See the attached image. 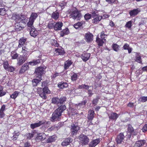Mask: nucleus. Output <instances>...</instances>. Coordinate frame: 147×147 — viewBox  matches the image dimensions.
Here are the masks:
<instances>
[{
  "label": "nucleus",
  "instance_id": "obj_61",
  "mask_svg": "<svg viewBox=\"0 0 147 147\" xmlns=\"http://www.w3.org/2000/svg\"><path fill=\"white\" fill-rule=\"evenodd\" d=\"M60 73H55L54 74H53L52 76V79H54L57 77L59 76L60 75Z\"/></svg>",
  "mask_w": 147,
  "mask_h": 147
},
{
  "label": "nucleus",
  "instance_id": "obj_49",
  "mask_svg": "<svg viewBox=\"0 0 147 147\" xmlns=\"http://www.w3.org/2000/svg\"><path fill=\"white\" fill-rule=\"evenodd\" d=\"M100 37L102 40H104L105 41L106 40L105 38H107V35L104 34V33L103 32H102L101 33Z\"/></svg>",
  "mask_w": 147,
  "mask_h": 147
},
{
  "label": "nucleus",
  "instance_id": "obj_51",
  "mask_svg": "<svg viewBox=\"0 0 147 147\" xmlns=\"http://www.w3.org/2000/svg\"><path fill=\"white\" fill-rule=\"evenodd\" d=\"M3 65L4 68L6 70L9 66L8 61H4L3 63Z\"/></svg>",
  "mask_w": 147,
  "mask_h": 147
},
{
  "label": "nucleus",
  "instance_id": "obj_6",
  "mask_svg": "<svg viewBox=\"0 0 147 147\" xmlns=\"http://www.w3.org/2000/svg\"><path fill=\"white\" fill-rule=\"evenodd\" d=\"M80 129V127L76 123L72 124L71 126V131L73 135L76 134L78 131Z\"/></svg>",
  "mask_w": 147,
  "mask_h": 147
},
{
  "label": "nucleus",
  "instance_id": "obj_19",
  "mask_svg": "<svg viewBox=\"0 0 147 147\" xmlns=\"http://www.w3.org/2000/svg\"><path fill=\"white\" fill-rule=\"evenodd\" d=\"M29 63H25L24 64L20 71V73L22 74L28 69L29 68Z\"/></svg>",
  "mask_w": 147,
  "mask_h": 147
},
{
  "label": "nucleus",
  "instance_id": "obj_35",
  "mask_svg": "<svg viewBox=\"0 0 147 147\" xmlns=\"http://www.w3.org/2000/svg\"><path fill=\"white\" fill-rule=\"evenodd\" d=\"M59 16V13L57 12H54L52 15V17L55 20H57Z\"/></svg>",
  "mask_w": 147,
  "mask_h": 147
},
{
  "label": "nucleus",
  "instance_id": "obj_53",
  "mask_svg": "<svg viewBox=\"0 0 147 147\" xmlns=\"http://www.w3.org/2000/svg\"><path fill=\"white\" fill-rule=\"evenodd\" d=\"M55 23H49L48 25V27L49 29H52L53 28L54 29Z\"/></svg>",
  "mask_w": 147,
  "mask_h": 147
},
{
  "label": "nucleus",
  "instance_id": "obj_26",
  "mask_svg": "<svg viewBox=\"0 0 147 147\" xmlns=\"http://www.w3.org/2000/svg\"><path fill=\"white\" fill-rule=\"evenodd\" d=\"M57 138L54 135L50 137L47 140V143H51L55 141L57 139Z\"/></svg>",
  "mask_w": 147,
  "mask_h": 147
},
{
  "label": "nucleus",
  "instance_id": "obj_56",
  "mask_svg": "<svg viewBox=\"0 0 147 147\" xmlns=\"http://www.w3.org/2000/svg\"><path fill=\"white\" fill-rule=\"evenodd\" d=\"M59 100V103H62L66 100V98L65 97L63 96L61 97Z\"/></svg>",
  "mask_w": 147,
  "mask_h": 147
},
{
  "label": "nucleus",
  "instance_id": "obj_10",
  "mask_svg": "<svg viewBox=\"0 0 147 147\" xmlns=\"http://www.w3.org/2000/svg\"><path fill=\"white\" fill-rule=\"evenodd\" d=\"M27 59V57L26 56H21L17 59V64L20 65L24 62Z\"/></svg>",
  "mask_w": 147,
  "mask_h": 147
},
{
  "label": "nucleus",
  "instance_id": "obj_9",
  "mask_svg": "<svg viewBox=\"0 0 147 147\" xmlns=\"http://www.w3.org/2000/svg\"><path fill=\"white\" fill-rule=\"evenodd\" d=\"M45 69V68L43 67H39L36 69L35 72L36 75L38 76V77L41 78V75L44 74Z\"/></svg>",
  "mask_w": 147,
  "mask_h": 147
},
{
  "label": "nucleus",
  "instance_id": "obj_25",
  "mask_svg": "<svg viewBox=\"0 0 147 147\" xmlns=\"http://www.w3.org/2000/svg\"><path fill=\"white\" fill-rule=\"evenodd\" d=\"M90 56V53H84L82 55V58L84 61H86L88 60Z\"/></svg>",
  "mask_w": 147,
  "mask_h": 147
},
{
  "label": "nucleus",
  "instance_id": "obj_22",
  "mask_svg": "<svg viewBox=\"0 0 147 147\" xmlns=\"http://www.w3.org/2000/svg\"><path fill=\"white\" fill-rule=\"evenodd\" d=\"M41 80L42 79L40 77H38V79H34L32 81L33 86H36L38 85Z\"/></svg>",
  "mask_w": 147,
  "mask_h": 147
},
{
  "label": "nucleus",
  "instance_id": "obj_37",
  "mask_svg": "<svg viewBox=\"0 0 147 147\" xmlns=\"http://www.w3.org/2000/svg\"><path fill=\"white\" fill-rule=\"evenodd\" d=\"M89 114L88 118L89 120H91L94 118V112L92 110H90L89 111Z\"/></svg>",
  "mask_w": 147,
  "mask_h": 147
},
{
  "label": "nucleus",
  "instance_id": "obj_7",
  "mask_svg": "<svg viewBox=\"0 0 147 147\" xmlns=\"http://www.w3.org/2000/svg\"><path fill=\"white\" fill-rule=\"evenodd\" d=\"M93 15L94 18L92 20V22L94 24H97L102 19V16L98 15H96L94 12H93Z\"/></svg>",
  "mask_w": 147,
  "mask_h": 147
},
{
  "label": "nucleus",
  "instance_id": "obj_4",
  "mask_svg": "<svg viewBox=\"0 0 147 147\" xmlns=\"http://www.w3.org/2000/svg\"><path fill=\"white\" fill-rule=\"evenodd\" d=\"M70 16L73 19L78 20L81 17V14L80 11L75 9L71 13Z\"/></svg>",
  "mask_w": 147,
  "mask_h": 147
},
{
  "label": "nucleus",
  "instance_id": "obj_3",
  "mask_svg": "<svg viewBox=\"0 0 147 147\" xmlns=\"http://www.w3.org/2000/svg\"><path fill=\"white\" fill-rule=\"evenodd\" d=\"M11 18L15 20L16 23H21L25 24L27 22V19H23L22 16L15 13L13 14Z\"/></svg>",
  "mask_w": 147,
  "mask_h": 147
},
{
  "label": "nucleus",
  "instance_id": "obj_30",
  "mask_svg": "<svg viewBox=\"0 0 147 147\" xmlns=\"http://www.w3.org/2000/svg\"><path fill=\"white\" fill-rule=\"evenodd\" d=\"M96 42L98 43V45L99 46H102L105 41L104 40H102L98 37H97L96 39Z\"/></svg>",
  "mask_w": 147,
  "mask_h": 147
},
{
  "label": "nucleus",
  "instance_id": "obj_36",
  "mask_svg": "<svg viewBox=\"0 0 147 147\" xmlns=\"http://www.w3.org/2000/svg\"><path fill=\"white\" fill-rule=\"evenodd\" d=\"M38 16V15L37 13H32L29 19L34 21Z\"/></svg>",
  "mask_w": 147,
  "mask_h": 147
},
{
  "label": "nucleus",
  "instance_id": "obj_42",
  "mask_svg": "<svg viewBox=\"0 0 147 147\" xmlns=\"http://www.w3.org/2000/svg\"><path fill=\"white\" fill-rule=\"evenodd\" d=\"M51 43L52 45L55 47H58L59 46V44L57 43V41L55 40H51Z\"/></svg>",
  "mask_w": 147,
  "mask_h": 147
},
{
  "label": "nucleus",
  "instance_id": "obj_20",
  "mask_svg": "<svg viewBox=\"0 0 147 147\" xmlns=\"http://www.w3.org/2000/svg\"><path fill=\"white\" fill-rule=\"evenodd\" d=\"M146 142L145 140H140L136 142L134 147H141L144 145Z\"/></svg>",
  "mask_w": 147,
  "mask_h": 147
},
{
  "label": "nucleus",
  "instance_id": "obj_54",
  "mask_svg": "<svg viewBox=\"0 0 147 147\" xmlns=\"http://www.w3.org/2000/svg\"><path fill=\"white\" fill-rule=\"evenodd\" d=\"M77 78V75L76 74H74L71 76V80L72 81H74L76 80Z\"/></svg>",
  "mask_w": 147,
  "mask_h": 147
},
{
  "label": "nucleus",
  "instance_id": "obj_60",
  "mask_svg": "<svg viewBox=\"0 0 147 147\" xmlns=\"http://www.w3.org/2000/svg\"><path fill=\"white\" fill-rule=\"evenodd\" d=\"M71 114L72 115H74L77 113V112L76 110H75L74 109H71Z\"/></svg>",
  "mask_w": 147,
  "mask_h": 147
},
{
  "label": "nucleus",
  "instance_id": "obj_24",
  "mask_svg": "<svg viewBox=\"0 0 147 147\" xmlns=\"http://www.w3.org/2000/svg\"><path fill=\"white\" fill-rule=\"evenodd\" d=\"M72 62L70 60H68L65 62L64 68L65 69H67L72 64Z\"/></svg>",
  "mask_w": 147,
  "mask_h": 147
},
{
  "label": "nucleus",
  "instance_id": "obj_57",
  "mask_svg": "<svg viewBox=\"0 0 147 147\" xmlns=\"http://www.w3.org/2000/svg\"><path fill=\"white\" fill-rule=\"evenodd\" d=\"M6 70L12 72L13 71L15 70V69L14 67L9 66L8 68H7V69H6Z\"/></svg>",
  "mask_w": 147,
  "mask_h": 147
},
{
  "label": "nucleus",
  "instance_id": "obj_62",
  "mask_svg": "<svg viewBox=\"0 0 147 147\" xmlns=\"http://www.w3.org/2000/svg\"><path fill=\"white\" fill-rule=\"evenodd\" d=\"M142 130L143 132H145L147 131V124H145L142 129Z\"/></svg>",
  "mask_w": 147,
  "mask_h": 147
},
{
  "label": "nucleus",
  "instance_id": "obj_14",
  "mask_svg": "<svg viewBox=\"0 0 147 147\" xmlns=\"http://www.w3.org/2000/svg\"><path fill=\"white\" fill-rule=\"evenodd\" d=\"M100 140L99 138L94 140L90 142L89 146L90 147H94L100 142Z\"/></svg>",
  "mask_w": 147,
  "mask_h": 147
},
{
  "label": "nucleus",
  "instance_id": "obj_48",
  "mask_svg": "<svg viewBox=\"0 0 147 147\" xmlns=\"http://www.w3.org/2000/svg\"><path fill=\"white\" fill-rule=\"evenodd\" d=\"M34 22V21L29 19V21L27 24L28 26L29 27H31L32 28V27L34 28L33 26Z\"/></svg>",
  "mask_w": 147,
  "mask_h": 147
},
{
  "label": "nucleus",
  "instance_id": "obj_47",
  "mask_svg": "<svg viewBox=\"0 0 147 147\" xmlns=\"http://www.w3.org/2000/svg\"><path fill=\"white\" fill-rule=\"evenodd\" d=\"M83 23L81 22H79L74 24V27L76 29H78L80 27L82 26Z\"/></svg>",
  "mask_w": 147,
  "mask_h": 147
},
{
  "label": "nucleus",
  "instance_id": "obj_45",
  "mask_svg": "<svg viewBox=\"0 0 147 147\" xmlns=\"http://www.w3.org/2000/svg\"><path fill=\"white\" fill-rule=\"evenodd\" d=\"M19 134L20 133L19 132L15 131L13 133V135L12 137V139L14 140H16L17 139Z\"/></svg>",
  "mask_w": 147,
  "mask_h": 147
},
{
  "label": "nucleus",
  "instance_id": "obj_1",
  "mask_svg": "<svg viewBox=\"0 0 147 147\" xmlns=\"http://www.w3.org/2000/svg\"><path fill=\"white\" fill-rule=\"evenodd\" d=\"M66 109L65 105H61L55 110L53 113L51 120L54 121L58 120L59 117L61 116L62 113Z\"/></svg>",
  "mask_w": 147,
  "mask_h": 147
},
{
  "label": "nucleus",
  "instance_id": "obj_59",
  "mask_svg": "<svg viewBox=\"0 0 147 147\" xmlns=\"http://www.w3.org/2000/svg\"><path fill=\"white\" fill-rule=\"evenodd\" d=\"M128 130L132 133L134 131V129L131 125H129L128 127Z\"/></svg>",
  "mask_w": 147,
  "mask_h": 147
},
{
  "label": "nucleus",
  "instance_id": "obj_34",
  "mask_svg": "<svg viewBox=\"0 0 147 147\" xmlns=\"http://www.w3.org/2000/svg\"><path fill=\"white\" fill-rule=\"evenodd\" d=\"M40 63V61L39 59L36 60H33L32 61L29 62V64L32 66L35 65Z\"/></svg>",
  "mask_w": 147,
  "mask_h": 147
},
{
  "label": "nucleus",
  "instance_id": "obj_13",
  "mask_svg": "<svg viewBox=\"0 0 147 147\" xmlns=\"http://www.w3.org/2000/svg\"><path fill=\"white\" fill-rule=\"evenodd\" d=\"M63 25V24L61 22L55 23L54 30L56 31L61 30Z\"/></svg>",
  "mask_w": 147,
  "mask_h": 147
},
{
  "label": "nucleus",
  "instance_id": "obj_5",
  "mask_svg": "<svg viewBox=\"0 0 147 147\" xmlns=\"http://www.w3.org/2000/svg\"><path fill=\"white\" fill-rule=\"evenodd\" d=\"M79 140L80 143L82 145L87 144L89 141V138L84 135H81L80 136Z\"/></svg>",
  "mask_w": 147,
  "mask_h": 147
},
{
  "label": "nucleus",
  "instance_id": "obj_52",
  "mask_svg": "<svg viewBox=\"0 0 147 147\" xmlns=\"http://www.w3.org/2000/svg\"><path fill=\"white\" fill-rule=\"evenodd\" d=\"M6 13V11L4 8H0V15L4 16Z\"/></svg>",
  "mask_w": 147,
  "mask_h": 147
},
{
  "label": "nucleus",
  "instance_id": "obj_16",
  "mask_svg": "<svg viewBox=\"0 0 147 147\" xmlns=\"http://www.w3.org/2000/svg\"><path fill=\"white\" fill-rule=\"evenodd\" d=\"M26 38L24 37H22L19 40V45L18 47L19 48L23 47L24 45H26Z\"/></svg>",
  "mask_w": 147,
  "mask_h": 147
},
{
  "label": "nucleus",
  "instance_id": "obj_11",
  "mask_svg": "<svg viewBox=\"0 0 147 147\" xmlns=\"http://www.w3.org/2000/svg\"><path fill=\"white\" fill-rule=\"evenodd\" d=\"M85 40L88 42H90L93 40V35L90 32H87L85 35Z\"/></svg>",
  "mask_w": 147,
  "mask_h": 147
},
{
  "label": "nucleus",
  "instance_id": "obj_12",
  "mask_svg": "<svg viewBox=\"0 0 147 147\" xmlns=\"http://www.w3.org/2000/svg\"><path fill=\"white\" fill-rule=\"evenodd\" d=\"M46 137V135L43 133H40L38 134L36 137V141H40L44 140Z\"/></svg>",
  "mask_w": 147,
  "mask_h": 147
},
{
  "label": "nucleus",
  "instance_id": "obj_38",
  "mask_svg": "<svg viewBox=\"0 0 147 147\" xmlns=\"http://www.w3.org/2000/svg\"><path fill=\"white\" fill-rule=\"evenodd\" d=\"M11 56L12 59H16L18 57V54L15 52L12 51L11 52Z\"/></svg>",
  "mask_w": 147,
  "mask_h": 147
},
{
  "label": "nucleus",
  "instance_id": "obj_8",
  "mask_svg": "<svg viewBox=\"0 0 147 147\" xmlns=\"http://www.w3.org/2000/svg\"><path fill=\"white\" fill-rule=\"evenodd\" d=\"M46 123L45 121H39L38 123H32L30 124V127L32 129H34L37 127H39L40 125L45 124Z\"/></svg>",
  "mask_w": 147,
  "mask_h": 147
},
{
  "label": "nucleus",
  "instance_id": "obj_44",
  "mask_svg": "<svg viewBox=\"0 0 147 147\" xmlns=\"http://www.w3.org/2000/svg\"><path fill=\"white\" fill-rule=\"evenodd\" d=\"M91 86H89L85 84H82L79 86L78 88L79 89L84 88L86 90H88L89 87Z\"/></svg>",
  "mask_w": 147,
  "mask_h": 147
},
{
  "label": "nucleus",
  "instance_id": "obj_32",
  "mask_svg": "<svg viewBox=\"0 0 147 147\" xmlns=\"http://www.w3.org/2000/svg\"><path fill=\"white\" fill-rule=\"evenodd\" d=\"M69 30L68 28H66L60 32V34L61 36L63 37L65 35L69 33Z\"/></svg>",
  "mask_w": 147,
  "mask_h": 147
},
{
  "label": "nucleus",
  "instance_id": "obj_18",
  "mask_svg": "<svg viewBox=\"0 0 147 147\" xmlns=\"http://www.w3.org/2000/svg\"><path fill=\"white\" fill-rule=\"evenodd\" d=\"M124 139V135L123 134L120 133L117 137L116 138V142L118 144H120Z\"/></svg>",
  "mask_w": 147,
  "mask_h": 147
},
{
  "label": "nucleus",
  "instance_id": "obj_55",
  "mask_svg": "<svg viewBox=\"0 0 147 147\" xmlns=\"http://www.w3.org/2000/svg\"><path fill=\"white\" fill-rule=\"evenodd\" d=\"M84 17L85 20H87L90 19L91 18V16L90 14L89 13H87L85 14Z\"/></svg>",
  "mask_w": 147,
  "mask_h": 147
},
{
  "label": "nucleus",
  "instance_id": "obj_46",
  "mask_svg": "<svg viewBox=\"0 0 147 147\" xmlns=\"http://www.w3.org/2000/svg\"><path fill=\"white\" fill-rule=\"evenodd\" d=\"M52 101L53 103L54 104H57L59 103V99L57 97H54L52 99Z\"/></svg>",
  "mask_w": 147,
  "mask_h": 147
},
{
  "label": "nucleus",
  "instance_id": "obj_64",
  "mask_svg": "<svg viewBox=\"0 0 147 147\" xmlns=\"http://www.w3.org/2000/svg\"><path fill=\"white\" fill-rule=\"evenodd\" d=\"M31 146L30 143L26 142L24 144V147H31Z\"/></svg>",
  "mask_w": 147,
  "mask_h": 147
},
{
  "label": "nucleus",
  "instance_id": "obj_2",
  "mask_svg": "<svg viewBox=\"0 0 147 147\" xmlns=\"http://www.w3.org/2000/svg\"><path fill=\"white\" fill-rule=\"evenodd\" d=\"M37 92L40 96L43 99H46V94L50 93V91L47 87H44L42 89L41 88L37 89Z\"/></svg>",
  "mask_w": 147,
  "mask_h": 147
},
{
  "label": "nucleus",
  "instance_id": "obj_15",
  "mask_svg": "<svg viewBox=\"0 0 147 147\" xmlns=\"http://www.w3.org/2000/svg\"><path fill=\"white\" fill-rule=\"evenodd\" d=\"M54 53L56 55H63L65 53V51L63 48H57L55 49Z\"/></svg>",
  "mask_w": 147,
  "mask_h": 147
},
{
  "label": "nucleus",
  "instance_id": "obj_63",
  "mask_svg": "<svg viewBox=\"0 0 147 147\" xmlns=\"http://www.w3.org/2000/svg\"><path fill=\"white\" fill-rule=\"evenodd\" d=\"M129 47V45L127 43H125L123 45V48L124 50H127Z\"/></svg>",
  "mask_w": 147,
  "mask_h": 147
},
{
  "label": "nucleus",
  "instance_id": "obj_58",
  "mask_svg": "<svg viewBox=\"0 0 147 147\" xmlns=\"http://www.w3.org/2000/svg\"><path fill=\"white\" fill-rule=\"evenodd\" d=\"M26 136L28 139H30L31 138L33 137V134H32L28 133L26 134Z\"/></svg>",
  "mask_w": 147,
  "mask_h": 147
},
{
  "label": "nucleus",
  "instance_id": "obj_23",
  "mask_svg": "<svg viewBox=\"0 0 147 147\" xmlns=\"http://www.w3.org/2000/svg\"><path fill=\"white\" fill-rule=\"evenodd\" d=\"M72 140L70 138H68L62 142L61 145L63 146H66L71 142Z\"/></svg>",
  "mask_w": 147,
  "mask_h": 147
},
{
  "label": "nucleus",
  "instance_id": "obj_27",
  "mask_svg": "<svg viewBox=\"0 0 147 147\" xmlns=\"http://www.w3.org/2000/svg\"><path fill=\"white\" fill-rule=\"evenodd\" d=\"M32 28V29L30 31V34L31 36L35 37L38 34V31L33 28Z\"/></svg>",
  "mask_w": 147,
  "mask_h": 147
},
{
  "label": "nucleus",
  "instance_id": "obj_50",
  "mask_svg": "<svg viewBox=\"0 0 147 147\" xmlns=\"http://www.w3.org/2000/svg\"><path fill=\"white\" fill-rule=\"evenodd\" d=\"M139 101L140 102H144L147 101V96H142L140 97L139 99Z\"/></svg>",
  "mask_w": 147,
  "mask_h": 147
},
{
  "label": "nucleus",
  "instance_id": "obj_39",
  "mask_svg": "<svg viewBox=\"0 0 147 147\" xmlns=\"http://www.w3.org/2000/svg\"><path fill=\"white\" fill-rule=\"evenodd\" d=\"M136 61L139 63H142L141 57L140 56L139 54L137 53H136Z\"/></svg>",
  "mask_w": 147,
  "mask_h": 147
},
{
  "label": "nucleus",
  "instance_id": "obj_28",
  "mask_svg": "<svg viewBox=\"0 0 147 147\" xmlns=\"http://www.w3.org/2000/svg\"><path fill=\"white\" fill-rule=\"evenodd\" d=\"M68 86V85L67 83L62 82L59 83L58 84V87L61 89L66 88Z\"/></svg>",
  "mask_w": 147,
  "mask_h": 147
},
{
  "label": "nucleus",
  "instance_id": "obj_41",
  "mask_svg": "<svg viewBox=\"0 0 147 147\" xmlns=\"http://www.w3.org/2000/svg\"><path fill=\"white\" fill-rule=\"evenodd\" d=\"M113 50L116 52L119 50V46L116 44H113L112 45Z\"/></svg>",
  "mask_w": 147,
  "mask_h": 147
},
{
  "label": "nucleus",
  "instance_id": "obj_29",
  "mask_svg": "<svg viewBox=\"0 0 147 147\" xmlns=\"http://www.w3.org/2000/svg\"><path fill=\"white\" fill-rule=\"evenodd\" d=\"M16 23L15 25V29L17 31L21 30L24 28V27L20 26V23Z\"/></svg>",
  "mask_w": 147,
  "mask_h": 147
},
{
  "label": "nucleus",
  "instance_id": "obj_40",
  "mask_svg": "<svg viewBox=\"0 0 147 147\" xmlns=\"http://www.w3.org/2000/svg\"><path fill=\"white\" fill-rule=\"evenodd\" d=\"M19 92L16 91L14 92L11 95L10 97L13 99H15L18 96Z\"/></svg>",
  "mask_w": 147,
  "mask_h": 147
},
{
  "label": "nucleus",
  "instance_id": "obj_17",
  "mask_svg": "<svg viewBox=\"0 0 147 147\" xmlns=\"http://www.w3.org/2000/svg\"><path fill=\"white\" fill-rule=\"evenodd\" d=\"M140 11V9L137 8L130 11H129V14L131 16H134L137 15Z\"/></svg>",
  "mask_w": 147,
  "mask_h": 147
},
{
  "label": "nucleus",
  "instance_id": "obj_43",
  "mask_svg": "<svg viewBox=\"0 0 147 147\" xmlns=\"http://www.w3.org/2000/svg\"><path fill=\"white\" fill-rule=\"evenodd\" d=\"M132 22L131 21H129L126 23L125 26V27L128 28V29H130L132 26Z\"/></svg>",
  "mask_w": 147,
  "mask_h": 147
},
{
  "label": "nucleus",
  "instance_id": "obj_31",
  "mask_svg": "<svg viewBox=\"0 0 147 147\" xmlns=\"http://www.w3.org/2000/svg\"><path fill=\"white\" fill-rule=\"evenodd\" d=\"M87 102L86 100H85L83 102H82L81 103H79L78 105H76V106H77V108H75L76 109H79L81 107L82 108H83Z\"/></svg>",
  "mask_w": 147,
  "mask_h": 147
},
{
  "label": "nucleus",
  "instance_id": "obj_33",
  "mask_svg": "<svg viewBox=\"0 0 147 147\" xmlns=\"http://www.w3.org/2000/svg\"><path fill=\"white\" fill-rule=\"evenodd\" d=\"M29 51V49H28L26 46H24L22 47V53H23V55L25 56L27 55V52Z\"/></svg>",
  "mask_w": 147,
  "mask_h": 147
},
{
  "label": "nucleus",
  "instance_id": "obj_21",
  "mask_svg": "<svg viewBox=\"0 0 147 147\" xmlns=\"http://www.w3.org/2000/svg\"><path fill=\"white\" fill-rule=\"evenodd\" d=\"M110 119L116 120L118 117V115L116 113L111 112L108 115Z\"/></svg>",
  "mask_w": 147,
  "mask_h": 147
}]
</instances>
